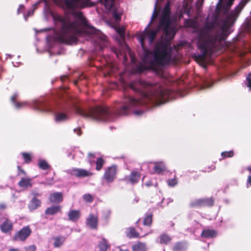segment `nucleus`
<instances>
[{
  "mask_svg": "<svg viewBox=\"0 0 251 251\" xmlns=\"http://www.w3.org/2000/svg\"><path fill=\"white\" fill-rule=\"evenodd\" d=\"M197 40L198 48L201 52L194 55L195 60L198 62H204L207 54H211L213 51L219 50L222 47L202 40Z\"/></svg>",
  "mask_w": 251,
  "mask_h": 251,
  "instance_id": "6",
  "label": "nucleus"
},
{
  "mask_svg": "<svg viewBox=\"0 0 251 251\" xmlns=\"http://www.w3.org/2000/svg\"><path fill=\"white\" fill-rule=\"evenodd\" d=\"M119 251H129L128 250H123V249L120 248L119 250Z\"/></svg>",
  "mask_w": 251,
  "mask_h": 251,
  "instance_id": "55",
  "label": "nucleus"
},
{
  "mask_svg": "<svg viewBox=\"0 0 251 251\" xmlns=\"http://www.w3.org/2000/svg\"><path fill=\"white\" fill-rule=\"evenodd\" d=\"M38 167L42 170H47L50 166L45 160L40 159L38 160Z\"/></svg>",
  "mask_w": 251,
  "mask_h": 251,
  "instance_id": "31",
  "label": "nucleus"
},
{
  "mask_svg": "<svg viewBox=\"0 0 251 251\" xmlns=\"http://www.w3.org/2000/svg\"><path fill=\"white\" fill-rule=\"evenodd\" d=\"M89 155L90 156H94L93 154L91 153H89Z\"/></svg>",
  "mask_w": 251,
  "mask_h": 251,
  "instance_id": "58",
  "label": "nucleus"
},
{
  "mask_svg": "<svg viewBox=\"0 0 251 251\" xmlns=\"http://www.w3.org/2000/svg\"><path fill=\"white\" fill-rule=\"evenodd\" d=\"M54 19L62 24L60 30L55 34L56 41L68 45L76 44L78 37L82 34L79 28L78 22H71L59 15L54 16Z\"/></svg>",
  "mask_w": 251,
  "mask_h": 251,
  "instance_id": "5",
  "label": "nucleus"
},
{
  "mask_svg": "<svg viewBox=\"0 0 251 251\" xmlns=\"http://www.w3.org/2000/svg\"><path fill=\"white\" fill-rule=\"evenodd\" d=\"M148 234H145L143 236L147 235Z\"/></svg>",
  "mask_w": 251,
  "mask_h": 251,
  "instance_id": "62",
  "label": "nucleus"
},
{
  "mask_svg": "<svg viewBox=\"0 0 251 251\" xmlns=\"http://www.w3.org/2000/svg\"><path fill=\"white\" fill-rule=\"evenodd\" d=\"M105 163V160L102 157L97 158L96 162V170L98 171H100L103 167Z\"/></svg>",
  "mask_w": 251,
  "mask_h": 251,
  "instance_id": "30",
  "label": "nucleus"
},
{
  "mask_svg": "<svg viewBox=\"0 0 251 251\" xmlns=\"http://www.w3.org/2000/svg\"><path fill=\"white\" fill-rule=\"evenodd\" d=\"M21 155L24 160V162L26 164H29L32 160V156L30 153L22 152Z\"/></svg>",
  "mask_w": 251,
  "mask_h": 251,
  "instance_id": "32",
  "label": "nucleus"
},
{
  "mask_svg": "<svg viewBox=\"0 0 251 251\" xmlns=\"http://www.w3.org/2000/svg\"><path fill=\"white\" fill-rule=\"evenodd\" d=\"M116 31L118 34L119 35L120 38L122 40H125V28L123 27H118L116 29Z\"/></svg>",
  "mask_w": 251,
  "mask_h": 251,
  "instance_id": "37",
  "label": "nucleus"
},
{
  "mask_svg": "<svg viewBox=\"0 0 251 251\" xmlns=\"http://www.w3.org/2000/svg\"><path fill=\"white\" fill-rule=\"evenodd\" d=\"M143 112L142 111H135L134 112V113L135 115H141L143 113Z\"/></svg>",
  "mask_w": 251,
  "mask_h": 251,
  "instance_id": "50",
  "label": "nucleus"
},
{
  "mask_svg": "<svg viewBox=\"0 0 251 251\" xmlns=\"http://www.w3.org/2000/svg\"><path fill=\"white\" fill-rule=\"evenodd\" d=\"M43 1L44 2V4H45V6H49V2L50 1L45 0V1Z\"/></svg>",
  "mask_w": 251,
  "mask_h": 251,
  "instance_id": "53",
  "label": "nucleus"
},
{
  "mask_svg": "<svg viewBox=\"0 0 251 251\" xmlns=\"http://www.w3.org/2000/svg\"><path fill=\"white\" fill-rule=\"evenodd\" d=\"M76 83H77V81H75V84H76Z\"/></svg>",
  "mask_w": 251,
  "mask_h": 251,
  "instance_id": "60",
  "label": "nucleus"
},
{
  "mask_svg": "<svg viewBox=\"0 0 251 251\" xmlns=\"http://www.w3.org/2000/svg\"><path fill=\"white\" fill-rule=\"evenodd\" d=\"M126 236L129 238H138L140 237L139 233L133 227H130L128 228Z\"/></svg>",
  "mask_w": 251,
  "mask_h": 251,
  "instance_id": "27",
  "label": "nucleus"
},
{
  "mask_svg": "<svg viewBox=\"0 0 251 251\" xmlns=\"http://www.w3.org/2000/svg\"><path fill=\"white\" fill-rule=\"evenodd\" d=\"M201 236L207 238H214L217 236V232L213 229H205L202 231Z\"/></svg>",
  "mask_w": 251,
  "mask_h": 251,
  "instance_id": "23",
  "label": "nucleus"
},
{
  "mask_svg": "<svg viewBox=\"0 0 251 251\" xmlns=\"http://www.w3.org/2000/svg\"><path fill=\"white\" fill-rule=\"evenodd\" d=\"M98 247L100 251H107V249L110 247L107 240L105 238H102V240L99 242Z\"/></svg>",
  "mask_w": 251,
  "mask_h": 251,
  "instance_id": "25",
  "label": "nucleus"
},
{
  "mask_svg": "<svg viewBox=\"0 0 251 251\" xmlns=\"http://www.w3.org/2000/svg\"><path fill=\"white\" fill-rule=\"evenodd\" d=\"M229 2V4L231 5L233 4V2L234 1L231 0V1H228Z\"/></svg>",
  "mask_w": 251,
  "mask_h": 251,
  "instance_id": "57",
  "label": "nucleus"
},
{
  "mask_svg": "<svg viewBox=\"0 0 251 251\" xmlns=\"http://www.w3.org/2000/svg\"><path fill=\"white\" fill-rule=\"evenodd\" d=\"M34 195L35 197H36V196H40V194L38 193H35Z\"/></svg>",
  "mask_w": 251,
  "mask_h": 251,
  "instance_id": "56",
  "label": "nucleus"
},
{
  "mask_svg": "<svg viewBox=\"0 0 251 251\" xmlns=\"http://www.w3.org/2000/svg\"><path fill=\"white\" fill-rule=\"evenodd\" d=\"M185 25L188 27H193L194 26V23L192 20H186L185 21Z\"/></svg>",
  "mask_w": 251,
  "mask_h": 251,
  "instance_id": "43",
  "label": "nucleus"
},
{
  "mask_svg": "<svg viewBox=\"0 0 251 251\" xmlns=\"http://www.w3.org/2000/svg\"><path fill=\"white\" fill-rule=\"evenodd\" d=\"M72 175L75 176L78 178H83L92 176L93 174L85 169L75 168L71 170Z\"/></svg>",
  "mask_w": 251,
  "mask_h": 251,
  "instance_id": "12",
  "label": "nucleus"
},
{
  "mask_svg": "<svg viewBox=\"0 0 251 251\" xmlns=\"http://www.w3.org/2000/svg\"><path fill=\"white\" fill-rule=\"evenodd\" d=\"M0 78H1V76L0 75Z\"/></svg>",
  "mask_w": 251,
  "mask_h": 251,
  "instance_id": "63",
  "label": "nucleus"
},
{
  "mask_svg": "<svg viewBox=\"0 0 251 251\" xmlns=\"http://www.w3.org/2000/svg\"><path fill=\"white\" fill-rule=\"evenodd\" d=\"M6 205L4 203H0V209L1 210H4L6 208Z\"/></svg>",
  "mask_w": 251,
  "mask_h": 251,
  "instance_id": "47",
  "label": "nucleus"
},
{
  "mask_svg": "<svg viewBox=\"0 0 251 251\" xmlns=\"http://www.w3.org/2000/svg\"><path fill=\"white\" fill-rule=\"evenodd\" d=\"M132 251H147L148 247L146 243L137 242L132 246Z\"/></svg>",
  "mask_w": 251,
  "mask_h": 251,
  "instance_id": "20",
  "label": "nucleus"
},
{
  "mask_svg": "<svg viewBox=\"0 0 251 251\" xmlns=\"http://www.w3.org/2000/svg\"><path fill=\"white\" fill-rule=\"evenodd\" d=\"M154 164L153 170L156 173L159 174L165 171L166 167L163 162H155Z\"/></svg>",
  "mask_w": 251,
  "mask_h": 251,
  "instance_id": "22",
  "label": "nucleus"
},
{
  "mask_svg": "<svg viewBox=\"0 0 251 251\" xmlns=\"http://www.w3.org/2000/svg\"><path fill=\"white\" fill-rule=\"evenodd\" d=\"M32 230L29 226H24L15 233L12 237V240L14 241L25 242L30 236Z\"/></svg>",
  "mask_w": 251,
  "mask_h": 251,
  "instance_id": "10",
  "label": "nucleus"
},
{
  "mask_svg": "<svg viewBox=\"0 0 251 251\" xmlns=\"http://www.w3.org/2000/svg\"><path fill=\"white\" fill-rule=\"evenodd\" d=\"M92 31H93V33H94L95 32V29L93 28V29H92Z\"/></svg>",
  "mask_w": 251,
  "mask_h": 251,
  "instance_id": "59",
  "label": "nucleus"
},
{
  "mask_svg": "<svg viewBox=\"0 0 251 251\" xmlns=\"http://www.w3.org/2000/svg\"><path fill=\"white\" fill-rule=\"evenodd\" d=\"M36 109L42 112H49L51 110L50 108L47 106L43 105L42 104H40L39 105H37Z\"/></svg>",
  "mask_w": 251,
  "mask_h": 251,
  "instance_id": "38",
  "label": "nucleus"
},
{
  "mask_svg": "<svg viewBox=\"0 0 251 251\" xmlns=\"http://www.w3.org/2000/svg\"><path fill=\"white\" fill-rule=\"evenodd\" d=\"M67 119L66 114L63 113H57L55 114V119L56 122H61Z\"/></svg>",
  "mask_w": 251,
  "mask_h": 251,
  "instance_id": "33",
  "label": "nucleus"
},
{
  "mask_svg": "<svg viewBox=\"0 0 251 251\" xmlns=\"http://www.w3.org/2000/svg\"><path fill=\"white\" fill-rule=\"evenodd\" d=\"M25 7L23 5H20L19 8L18 9V13L19 14L23 12Z\"/></svg>",
  "mask_w": 251,
  "mask_h": 251,
  "instance_id": "46",
  "label": "nucleus"
},
{
  "mask_svg": "<svg viewBox=\"0 0 251 251\" xmlns=\"http://www.w3.org/2000/svg\"><path fill=\"white\" fill-rule=\"evenodd\" d=\"M130 87L139 93L140 99H136L125 95L122 101L123 105L116 111L110 109L106 105H98L88 110H84L77 106V100L67 92L58 94L55 102L57 110H64L66 107L74 108L76 113L83 117L108 122L114 120L118 116L127 115L129 110L134 107L148 103L159 105L172 100L175 96L173 90L164 89L158 83H151L144 80L132 82Z\"/></svg>",
  "mask_w": 251,
  "mask_h": 251,
  "instance_id": "1",
  "label": "nucleus"
},
{
  "mask_svg": "<svg viewBox=\"0 0 251 251\" xmlns=\"http://www.w3.org/2000/svg\"><path fill=\"white\" fill-rule=\"evenodd\" d=\"M53 246L55 248L60 247L65 242V238L63 236H58L54 238Z\"/></svg>",
  "mask_w": 251,
  "mask_h": 251,
  "instance_id": "28",
  "label": "nucleus"
},
{
  "mask_svg": "<svg viewBox=\"0 0 251 251\" xmlns=\"http://www.w3.org/2000/svg\"><path fill=\"white\" fill-rule=\"evenodd\" d=\"M80 215V211L76 210H71L68 214L69 220L72 222H76L79 219Z\"/></svg>",
  "mask_w": 251,
  "mask_h": 251,
  "instance_id": "21",
  "label": "nucleus"
},
{
  "mask_svg": "<svg viewBox=\"0 0 251 251\" xmlns=\"http://www.w3.org/2000/svg\"><path fill=\"white\" fill-rule=\"evenodd\" d=\"M149 27L148 25L144 32L139 36V40L144 51L143 63L137 66V71L140 73L148 70L156 72L158 67L168 65L171 60L172 48L169 41L157 42L152 51L144 49L145 39L148 38L149 43L151 44L157 33V30L149 29Z\"/></svg>",
  "mask_w": 251,
  "mask_h": 251,
  "instance_id": "3",
  "label": "nucleus"
},
{
  "mask_svg": "<svg viewBox=\"0 0 251 251\" xmlns=\"http://www.w3.org/2000/svg\"><path fill=\"white\" fill-rule=\"evenodd\" d=\"M118 172V166L116 164H112L105 169L102 179L106 183H112L117 177Z\"/></svg>",
  "mask_w": 251,
  "mask_h": 251,
  "instance_id": "8",
  "label": "nucleus"
},
{
  "mask_svg": "<svg viewBox=\"0 0 251 251\" xmlns=\"http://www.w3.org/2000/svg\"><path fill=\"white\" fill-rule=\"evenodd\" d=\"M159 1H156V2H155V5H154V8L152 16H151V20L150 23L148 25V26H150V25L151 24L152 22L157 18V17L158 15V12L157 10V5L158 4V2Z\"/></svg>",
  "mask_w": 251,
  "mask_h": 251,
  "instance_id": "29",
  "label": "nucleus"
},
{
  "mask_svg": "<svg viewBox=\"0 0 251 251\" xmlns=\"http://www.w3.org/2000/svg\"><path fill=\"white\" fill-rule=\"evenodd\" d=\"M247 183L248 185L251 186V176H249L247 178Z\"/></svg>",
  "mask_w": 251,
  "mask_h": 251,
  "instance_id": "49",
  "label": "nucleus"
},
{
  "mask_svg": "<svg viewBox=\"0 0 251 251\" xmlns=\"http://www.w3.org/2000/svg\"><path fill=\"white\" fill-rule=\"evenodd\" d=\"M234 151L231 150L222 152L221 153V156L222 157V159H225L226 158L232 157L234 156Z\"/></svg>",
  "mask_w": 251,
  "mask_h": 251,
  "instance_id": "35",
  "label": "nucleus"
},
{
  "mask_svg": "<svg viewBox=\"0 0 251 251\" xmlns=\"http://www.w3.org/2000/svg\"><path fill=\"white\" fill-rule=\"evenodd\" d=\"M8 251H20L19 249L17 248H11Z\"/></svg>",
  "mask_w": 251,
  "mask_h": 251,
  "instance_id": "52",
  "label": "nucleus"
},
{
  "mask_svg": "<svg viewBox=\"0 0 251 251\" xmlns=\"http://www.w3.org/2000/svg\"><path fill=\"white\" fill-rule=\"evenodd\" d=\"M170 1H167L159 19L157 29H162L166 35H169L171 32V24Z\"/></svg>",
  "mask_w": 251,
  "mask_h": 251,
  "instance_id": "7",
  "label": "nucleus"
},
{
  "mask_svg": "<svg viewBox=\"0 0 251 251\" xmlns=\"http://www.w3.org/2000/svg\"><path fill=\"white\" fill-rule=\"evenodd\" d=\"M49 199L51 202L58 203L63 201V198L61 192H54L50 195Z\"/></svg>",
  "mask_w": 251,
  "mask_h": 251,
  "instance_id": "18",
  "label": "nucleus"
},
{
  "mask_svg": "<svg viewBox=\"0 0 251 251\" xmlns=\"http://www.w3.org/2000/svg\"><path fill=\"white\" fill-rule=\"evenodd\" d=\"M25 251H36V247L34 245L29 246L25 248Z\"/></svg>",
  "mask_w": 251,
  "mask_h": 251,
  "instance_id": "44",
  "label": "nucleus"
},
{
  "mask_svg": "<svg viewBox=\"0 0 251 251\" xmlns=\"http://www.w3.org/2000/svg\"><path fill=\"white\" fill-rule=\"evenodd\" d=\"M100 42H99L100 50H103V48L106 46V37H103L99 38Z\"/></svg>",
  "mask_w": 251,
  "mask_h": 251,
  "instance_id": "36",
  "label": "nucleus"
},
{
  "mask_svg": "<svg viewBox=\"0 0 251 251\" xmlns=\"http://www.w3.org/2000/svg\"><path fill=\"white\" fill-rule=\"evenodd\" d=\"M0 221H2L0 225V230L1 232L6 234H10L13 230V224L12 221L6 217L0 218Z\"/></svg>",
  "mask_w": 251,
  "mask_h": 251,
  "instance_id": "11",
  "label": "nucleus"
},
{
  "mask_svg": "<svg viewBox=\"0 0 251 251\" xmlns=\"http://www.w3.org/2000/svg\"><path fill=\"white\" fill-rule=\"evenodd\" d=\"M27 105V103L26 102H20L15 103V107L19 109L20 108H23L25 107Z\"/></svg>",
  "mask_w": 251,
  "mask_h": 251,
  "instance_id": "41",
  "label": "nucleus"
},
{
  "mask_svg": "<svg viewBox=\"0 0 251 251\" xmlns=\"http://www.w3.org/2000/svg\"><path fill=\"white\" fill-rule=\"evenodd\" d=\"M18 185L21 187L25 188L31 187V179L30 178H22L18 182Z\"/></svg>",
  "mask_w": 251,
  "mask_h": 251,
  "instance_id": "24",
  "label": "nucleus"
},
{
  "mask_svg": "<svg viewBox=\"0 0 251 251\" xmlns=\"http://www.w3.org/2000/svg\"><path fill=\"white\" fill-rule=\"evenodd\" d=\"M224 1H219L216 13L210 21H206L203 26L198 30L197 39L202 40L222 47V42L226 40L230 32V21L237 19L248 1H240L231 15L227 16V9L223 5Z\"/></svg>",
  "mask_w": 251,
  "mask_h": 251,
  "instance_id": "2",
  "label": "nucleus"
},
{
  "mask_svg": "<svg viewBox=\"0 0 251 251\" xmlns=\"http://www.w3.org/2000/svg\"><path fill=\"white\" fill-rule=\"evenodd\" d=\"M56 4H60L64 9L72 12L73 15L78 19L81 24L86 26L87 21L81 12H76L77 9L94 6L97 2L103 5L107 12H111L116 21H120L123 10L115 3V1H54Z\"/></svg>",
  "mask_w": 251,
  "mask_h": 251,
  "instance_id": "4",
  "label": "nucleus"
},
{
  "mask_svg": "<svg viewBox=\"0 0 251 251\" xmlns=\"http://www.w3.org/2000/svg\"><path fill=\"white\" fill-rule=\"evenodd\" d=\"M98 224V217L93 215H89L86 220V224L92 229H97Z\"/></svg>",
  "mask_w": 251,
  "mask_h": 251,
  "instance_id": "14",
  "label": "nucleus"
},
{
  "mask_svg": "<svg viewBox=\"0 0 251 251\" xmlns=\"http://www.w3.org/2000/svg\"><path fill=\"white\" fill-rule=\"evenodd\" d=\"M139 220H140L139 219L138 220V221L137 222V224L138 223H139Z\"/></svg>",
  "mask_w": 251,
  "mask_h": 251,
  "instance_id": "61",
  "label": "nucleus"
},
{
  "mask_svg": "<svg viewBox=\"0 0 251 251\" xmlns=\"http://www.w3.org/2000/svg\"><path fill=\"white\" fill-rule=\"evenodd\" d=\"M247 86L251 90V73H249L246 77Z\"/></svg>",
  "mask_w": 251,
  "mask_h": 251,
  "instance_id": "42",
  "label": "nucleus"
},
{
  "mask_svg": "<svg viewBox=\"0 0 251 251\" xmlns=\"http://www.w3.org/2000/svg\"><path fill=\"white\" fill-rule=\"evenodd\" d=\"M41 205V201L34 197L30 201L28 205V208L29 211L32 212L40 207Z\"/></svg>",
  "mask_w": 251,
  "mask_h": 251,
  "instance_id": "16",
  "label": "nucleus"
},
{
  "mask_svg": "<svg viewBox=\"0 0 251 251\" xmlns=\"http://www.w3.org/2000/svg\"><path fill=\"white\" fill-rule=\"evenodd\" d=\"M77 130V134H78V135H80L81 134V131L80 130V129H78L76 130Z\"/></svg>",
  "mask_w": 251,
  "mask_h": 251,
  "instance_id": "54",
  "label": "nucleus"
},
{
  "mask_svg": "<svg viewBox=\"0 0 251 251\" xmlns=\"http://www.w3.org/2000/svg\"><path fill=\"white\" fill-rule=\"evenodd\" d=\"M214 199L213 197L198 199L192 201L189 203V206L191 208L211 207L214 205Z\"/></svg>",
  "mask_w": 251,
  "mask_h": 251,
  "instance_id": "9",
  "label": "nucleus"
},
{
  "mask_svg": "<svg viewBox=\"0 0 251 251\" xmlns=\"http://www.w3.org/2000/svg\"><path fill=\"white\" fill-rule=\"evenodd\" d=\"M159 243L160 244L168 245L170 243L172 240V237L166 233L161 234L159 237Z\"/></svg>",
  "mask_w": 251,
  "mask_h": 251,
  "instance_id": "19",
  "label": "nucleus"
},
{
  "mask_svg": "<svg viewBox=\"0 0 251 251\" xmlns=\"http://www.w3.org/2000/svg\"><path fill=\"white\" fill-rule=\"evenodd\" d=\"M41 1H39L38 2H36V3L34 4L33 5V10H29L28 11L27 14L24 16L25 20H27V19L29 17L33 15V14L34 13V10L37 8L38 5L40 3Z\"/></svg>",
  "mask_w": 251,
  "mask_h": 251,
  "instance_id": "34",
  "label": "nucleus"
},
{
  "mask_svg": "<svg viewBox=\"0 0 251 251\" xmlns=\"http://www.w3.org/2000/svg\"><path fill=\"white\" fill-rule=\"evenodd\" d=\"M141 177V174L137 171H132L127 178H126L127 181L132 185L137 183Z\"/></svg>",
  "mask_w": 251,
  "mask_h": 251,
  "instance_id": "15",
  "label": "nucleus"
},
{
  "mask_svg": "<svg viewBox=\"0 0 251 251\" xmlns=\"http://www.w3.org/2000/svg\"><path fill=\"white\" fill-rule=\"evenodd\" d=\"M18 97V95L16 94H14L11 98V101L14 103L15 105V103L17 102L16 101V99Z\"/></svg>",
  "mask_w": 251,
  "mask_h": 251,
  "instance_id": "45",
  "label": "nucleus"
},
{
  "mask_svg": "<svg viewBox=\"0 0 251 251\" xmlns=\"http://www.w3.org/2000/svg\"><path fill=\"white\" fill-rule=\"evenodd\" d=\"M83 199L84 201L87 202L91 203L93 201V197L90 194H86L83 196Z\"/></svg>",
  "mask_w": 251,
  "mask_h": 251,
  "instance_id": "39",
  "label": "nucleus"
},
{
  "mask_svg": "<svg viewBox=\"0 0 251 251\" xmlns=\"http://www.w3.org/2000/svg\"><path fill=\"white\" fill-rule=\"evenodd\" d=\"M152 213H149L145 215L143 219V224L145 226L151 227L152 223Z\"/></svg>",
  "mask_w": 251,
  "mask_h": 251,
  "instance_id": "26",
  "label": "nucleus"
},
{
  "mask_svg": "<svg viewBox=\"0 0 251 251\" xmlns=\"http://www.w3.org/2000/svg\"><path fill=\"white\" fill-rule=\"evenodd\" d=\"M62 208L60 205H52L46 209L45 214L46 215H54L58 213H61Z\"/></svg>",
  "mask_w": 251,
  "mask_h": 251,
  "instance_id": "13",
  "label": "nucleus"
},
{
  "mask_svg": "<svg viewBox=\"0 0 251 251\" xmlns=\"http://www.w3.org/2000/svg\"><path fill=\"white\" fill-rule=\"evenodd\" d=\"M177 183V181L176 178L169 179L167 180V184L169 186L173 187Z\"/></svg>",
  "mask_w": 251,
  "mask_h": 251,
  "instance_id": "40",
  "label": "nucleus"
},
{
  "mask_svg": "<svg viewBox=\"0 0 251 251\" xmlns=\"http://www.w3.org/2000/svg\"><path fill=\"white\" fill-rule=\"evenodd\" d=\"M145 185L148 187L151 186L152 185V182L151 181H149L145 183Z\"/></svg>",
  "mask_w": 251,
  "mask_h": 251,
  "instance_id": "51",
  "label": "nucleus"
},
{
  "mask_svg": "<svg viewBox=\"0 0 251 251\" xmlns=\"http://www.w3.org/2000/svg\"><path fill=\"white\" fill-rule=\"evenodd\" d=\"M187 243L185 241H178L174 244L172 247L173 251H186Z\"/></svg>",
  "mask_w": 251,
  "mask_h": 251,
  "instance_id": "17",
  "label": "nucleus"
},
{
  "mask_svg": "<svg viewBox=\"0 0 251 251\" xmlns=\"http://www.w3.org/2000/svg\"><path fill=\"white\" fill-rule=\"evenodd\" d=\"M17 168L20 173H21L25 175L26 174L25 172L23 169H21L19 166L17 167Z\"/></svg>",
  "mask_w": 251,
  "mask_h": 251,
  "instance_id": "48",
  "label": "nucleus"
}]
</instances>
